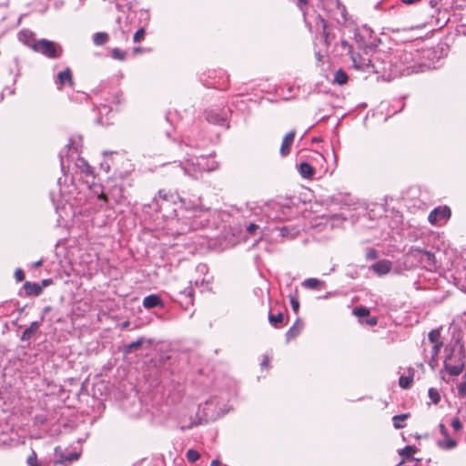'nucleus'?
<instances>
[{"mask_svg":"<svg viewBox=\"0 0 466 466\" xmlns=\"http://www.w3.org/2000/svg\"><path fill=\"white\" fill-rule=\"evenodd\" d=\"M408 418V414L395 415L392 418L393 426L395 429H402L405 427V420Z\"/></svg>","mask_w":466,"mask_h":466,"instance_id":"nucleus-28","label":"nucleus"},{"mask_svg":"<svg viewBox=\"0 0 466 466\" xmlns=\"http://www.w3.org/2000/svg\"><path fill=\"white\" fill-rule=\"evenodd\" d=\"M412 251L415 252L417 256H419L421 263H423L425 267L434 266L435 257L431 252L420 248H415Z\"/></svg>","mask_w":466,"mask_h":466,"instance_id":"nucleus-16","label":"nucleus"},{"mask_svg":"<svg viewBox=\"0 0 466 466\" xmlns=\"http://www.w3.org/2000/svg\"><path fill=\"white\" fill-rule=\"evenodd\" d=\"M210 466H222V463L219 460H213L210 463Z\"/></svg>","mask_w":466,"mask_h":466,"instance_id":"nucleus-55","label":"nucleus"},{"mask_svg":"<svg viewBox=\"0 0 466 466\" xmlns=\"http://www.w3.org/2000/svg\"><path fill=\"white\" fill-rule=\"evenodd\" d=\"M192 290L190 289H185L180 293L179 303L185 309H188L189 305H193Z\"/></svg>","mask_w":466,"mask_h":466,"instance_id":"nucleus-22","label":"nucleus"},{"mask_svg":"<svg viewBox=\"0 0 466 466\" xmlns=\"http://www.w3.org/2000/svg\"><path fill=\"white\" fill-rule=\"evenodd\" d=\"M214 156L212 154L208 155V157H206V171H213L218 167V163L213 159Z\"/></svg>","mask_w":466,"mask_h":466,"instance_id":"nucleus-32","label":"nucleus"},{"mask_svg":"<svg viewBox=\"0 0 466 466\" xmlns=\"http://www.w3.org/2000/svg\"><path fill=\"white\" fill-rule=\"evenodd\" d=\"M368 259H375L377 258V251L374 248H369L366 253Z\"/></svg>","mask_w":466,"mask_h":466,"instance_id":"nucleus-46","label":"nucleus"},{"mask_svg":"<svg viewBox=\"0 0 466 466\" xmlns=\"http://www.w3.org/2000/svg\"><path fill=\"white\" fill-rule=\"evenodd\" d=\"M303 329V323L302 321L298 319L293 323V325L290 327V329L286 333V339L287 341H289L292 339H295L302 330Z\"/></svg>","mask_w":466,"mask_h":466,"instance_id":"nucleus-18","label":"nucleus"},{"mask_svg":"<svg viewBox=\"0 0 466 466\" xmlns=\"http://www.w3.org/2000/svg\"><path fill=\"white\" fill-rule=\"evenodd\" d=\"M290 211L289 208H284L279 205H275L272 208V210H270L267 216L268 219L271 221H279L281 222L285 219H287L289 213Z\"/></svg>","mask_w":466,"mask_h":466,"instance_id":"nucleus-9","label":"nucleus"},{"mask_svg":"<svg viewBox=\"0 0 466 466\" xmlns=\"http://www.w3.org/2000/svg\"><path fill=\"white\" fill-rule=\"evenodd\" d=\"M79 457H80L79 453L73 452V453L68 454L66 457V459H63V458L58 459L56 462L59 463V464L67 465V464L71 463L72 461L78 460Z\"/></svg>","mask_w":466,"mask_h":466,"instance_id":"nucleus-31","label":"nucleus"},{"mask_svg":"<svg viewBox=\"0 0 466 466\" xmlns=\"http://www.w3.org/2000/svg\"><path fill=\"white\" fill-rule=\"evenodd\" d=\"M15 278L18 282H21L25 279V273L21 268H16L15 271Z\"/></svg>","mask_w":466,"mask_h":466,"instance_id":"nucleus-44","label":"nucleus"},{"mask_svg":"<svg viewBox=\"0 0 466 466\" xmlns=\"http://www.w3.org/2000/svg\"><path fill=\"white\" fill-rule=\"evenodd\" d=\"M307 0H298L297 6L304 13V6L307 5Z\"/></svg>","mask_w":466,"mask_h":466,"instance_id":"nucleus-49","label":"nucleus"},{"mask_svg":"<svg viewBox=\"0 0 466 466\" xmlns=\"http://www.w3.org/2000/svg\"><path fill=\"white\" fill-rule=\"evenodd\" d=\"M159 195L162 197V191H161V190L159 191ZM163 198H167V196H166V195H164V196H163Z\"/></svg>","mask_w":466,"mask_h":466,"instance_id":"nucleus-60","label":"nucleus"},{"mask_svg":"<svg viewBox=\"0 0 466 466\" xmlns=\"http://www.w3.org/2000/svg\"><path fill=\"white\" fill-rule=\"evenodd\" d=\"M371 73L380 74L388 78H394L401 72L398 62H390V54L374 51L371 55Z\"/></svg>","mask_w":466,"mask_h":466,"instance_id":"nucleus-1","label":"nucleus"},{"mask_svg":"<svg viewBox=\"0 0 466 466\" xmlns=\"http://www.w3.org/2000/svg\"><path fill=\"white\" fill-rule=\"evenodd\" d=\"M23 288L27 296H38L43 290L39 284L32 282H25Z\"/></svg>","mask_w":466,"mask_h":466,"instance_id":"nucleus-21","label":"nucleus"},{"mask_svg":"<svg viewBox=\"0 0 466 466\" xmlns=\"http://www.w3.org/2000/svg\"><path fill=\"white\" fill-rule=\"evenodd\" d=\"M345 11V8L343 7L341 10V14L343 15V12Z\"/></svg>","mask_w":466,"mask_h":466,"instance_id":"nucleus-63","label":"nucleus"},{"mask_svg":"<svg viewBox=\"0 0 466 466\" xmlns=\"http://www.w3.org/2000/svg\"><path fill=\"white\" fill-rule=\"evenodd\" d=\"M18 40L33 50L34 45L37 42L35 34L29 29H23L18 33Z\"/></svg>","mask_w":466,"mask_h":466,"instance_id":"nucleus-13","label":"nucleus"},{"mask_svg":"<svg viewBox=\"0 0 466 466\" xmlns=\"http://www.w3.org/2000/svg\"><path fill=\"white\" fill-rule=\"evenodd\" d=\"M437 445L441 450L451 451L457 447L458 442L457 441L451 439L449 434L448 437H443L442 440H439L437 441Z\"/></svg>","mask_w":466,"mask_h":466,"instance_id":"nucleus-20","label":"nucleus"},{"mask_svg":"<svg viewBox=\"0 0 466 466\" xmlns=\"http://www.w3.org/2000/svg\"><path fill=\"white\" fill-rule=\"evenodd\" d=\"M368 319L366 320V323L369 324L370 326H374L377 324L378 320H377V318L375 317H371V318H369L367 317Z\"/></svg>","mask_w":466,"mask_h":466,"instance_id":"nucleus-50","label":"nucleus"},{"mask_svg":"<svg viewBox=\"0 0 466 466\" xmlns=\"http://www.w3.org/2000/svg\"><path fill=\"white\" fill-rule=\"evenodd\" d=\"M209 123L218 125L220 127L227 126V114L225 111L210 110L207 116Z\"/></svg>","mask_w":466,"mask_h":466,"instance_id":"nucleus-12","label":"nucleus"},{"mask_svg":"<svg viewBox=\"0 0 466 466\" xmlns=\"http://www.w3.org/2000/svg\"><path fill=\"white\" fill-rule=\"evenodd\" d=\"M416 451L417 449L414 446H405L399 451L400 455H401L403 459L396 466H404L406 463L417 464V460L412 457Z\"/></svg>","mask_w":466,"mask_h":466,"instance_id":"nucleus-10","label":"nucleus"},{"mask_svg":"<svg viewBox=\"0 0 466 466\" xmlns=\"http://www.w3.org/2000/svg\"><path fill=\"white\" fill-rule=\"evenodd\" d=\"M428 338H429L430 341L432 342L434 345L441 344V342H440L441 333L437 329L431 330L428 335Z\"/></svg>","mask_w":466,"mask_h":466,"instance_id":"nucleus-34","label":"nucleus"},{"mask_svg":"<svg viewBox=\"0 0 466 466\" xmlns=\"http://www.w3.org/2000/svg\"><path fill=\"white\" fill-rule=\"evenodd\" d=\"M186 456L190 462H195L200 458V453L195 450H188Z\"/></svg>","mask_w":466,"mask_h":466,"instance_id":"nucleus-36","label":"nucleus"},{"mask_svg":"<svg viewBox=\"0 0 466 466\" xmlns=\"http://www.w3.org/2000/svg\"><path fill=\"white\" fill-rule=\"evenodd\" d=\"M228 394L206 400V421L216 420L228 411Z\"/></svg>","mask_w":466,"mask_h":466,"instance_id":"nucleus-2","label":"nucleus"},{"mask_svg":"<svg viewBox=\"0 0 466 466\" xmlns=\"http://www.w3.org/2000/svg\"><path fill=\"white\" fill-rule=\"evenodd\" d=\"M408 466H415L416 464L407 463Z\"/></svg>","mask_w":466,"mask_h":466,"instance_id":"nucleus-62","label":"nucleus"},{"mask_svg":"<svg viewBox=\"0 0 466 466\" xmlns=\"http://www.w3.org/2000/svg\"><path fill=\"white\" fill-rule=\"evenodd\" d=\"M98 198H99V199L104 200L105 202H107V199H108V198H107V195H106V194H105V193H101V194L98 196Z\"/></svg>","mask_w":466,"mask_h":466,"instance_id":"nucleus-56","label":"nucleus"},{"mask_svg":"<svg viewBox=\"0 0 466 466\" xmlns=\"http://www.w3.org/2000/svg\"><path fill=\"white\" fill-rule=\"evenodd\" d=\"M265 231L279 232L278 237L279 240H291L294 239L300 232V228L296 225H276L271 227L270 225L264 228ZM279 241V238H276Z\"/></svg>","mask_w":466,"mask_h":466,"instance_id":"nucleus-6","label":"nucleus"},{"mask_svg":"<svg viewBox=\"0 0 466 466\" xmlns=\"http://www.w3.org/2000/svg\"><path fill=\"white\" fill-rule=\"evenodd\" d=\"M42 265H43V259H39V260H37L36 262H35L33 264V267L34 268H38V267H41Z\"/></svg>","mask_w":466,"mask_h":466,"instance_id":"nucleus-57","label":"nucleus"},{"mask_svg":"<svg viewBox=\"0 0 466 466\" xmlns=\"http://www.w3.org/2000/svg\"><path fill=\"white\" fill-rule=\"evenodd\" d=\"M145 35H146V32H145V29L143 27L139 28L135 34H134V36H133V40L135 43H139L141 42L142 40H144L145 38Z\"/></svg>","mask_w":466,"mask_h":466,"instance_id":"nucleus-39","label":"nucleus"},{"mask_svg":"<svg viewBox=\"0 0 466 466\" xmlns=\"http://www.w3.org/2000/svg\"><path fill=\"white\" fill-rule=\"evenodd\" d=\"M451 424L455 431H460L462 429V423L458 417L453 418Z\"/></svg>","mask_w":466,"mask_h":466,"instance_id":"nucleus-42","label":"nucleus"},{"mask_svg":"<svg viewBox=\"0 0 466 466\" xmlns=\"http://www.w3.org/2000/svg\"><path fill=\"white\" fill-rule=\"evenodd\" d=\"M112 57L117 60H125L126 59V52L119 49V48H114L111 51Z\"/></svg>","mask_w":466,"mask_h":466,"instance_id":"nucleus-35","label":"nucleus"},{"mask_svg":"<svg viewBox=\"0 0 466 466\" xmlns=\"http://www.w3.org/2000/svg\"><path fill=\"white\" fill-rule=\"evenodd\" d=\"M83 171L86 172V174H91L92 167L87 163H86Z\"/></svg>","mask_w":466,"mask_h":466,"instance_id":"nucleus-54","label":"nucleus"},{"mask_svg":"<svg viewBox=\"0 0 466 466\" xmlns=\"http://www.w3.org/2000/svg\"><path fill=\"white\" fill-rule=\"evenodd\" d=\"M451 209L448 207H438L431 211L428 220L431 225H440L451 217Z\"/></svg>","mask_w":466,"mask_h":466,"instance_id":"nucleus-8","label":"nucleus"},{"mask_svg":"<svg viewBox=\"0 0 466 466\" xmlns=\"http://www.w3.org/2000/svg\"><path fill=\"white\" fill-rule=\"evenodd\" d=\"M48 283H49V280L46 279V280L43 281L44 286H46Z\"/></svg>","mask_w":466,"mask_h":466,"instance_id":"nucleus-59","label":"nucleus"},{"mask_svg":"<svg viewBox=\"0 0 466 466\" xmlns=\"http://www.w3.org/2000/svg\"><path fill=\"white\" fill-rule=\"evenodd\" d=\"M49 309H50V308H49V307H46V308L45 309V311L46 312V311H48Z\"/></svg>","mask_w":466,"mask_h":466,"instance_id":"nucleus-61","label":"nucleus"},{"mask_svg":"<svg viewBox=\"0 0 466 466\" xmlns=\"http://www.w3.org/2000/svg\"><path fill=\"white\" fill-rule=\"evenodd\" d=\"M27 464L29 466H39L37 462V455L35 451H32L31 454L28 456Z\"/></svg>","mask_w":466,"mask_h":466,"instance_id":"nucleus-41","label":"nucleus"},{"mask_svg":"<svg viewBox=\"0 0 466 466\" xmlns=\"http://www.w3.org/2000/svg\"><path fill=\"white\" fill-rule=\"evenodd\" d=\"M391 268V263L388 260H380L377 263L373 264L371 268L373 271L378 273L379 275H385L387 274Z\"/></svg>","mask_w":466,"mask_h":466,"instance_id":"nucleus-19","label":"nucleus"},{"mask_svg":"<svg viewBox=\"0 0 466 466\" xmlns=\"http://www.w3.org/2000/svg\"><path fill=\"white\" fill-rule=\"evenodd\" d=\"M109 35L104 32H98L94 34L93 42L96 46H103L107 43Z\"/></svg>","mask_w":466,"mask_h":466,"instance_id":"nucleus-27","label":"nucleus"},{"mask_svg":"<svg viewBox=\"0 0 466 466\" xmlns=\"http://www.w3.org/2000/svg\"><path fill=\"white\" fill-rule=\"evenodd\" d=\"M268 321L274 328H281L283 325V314L281 312H279L278 314L269 313Z\"/></svg>","mask_w":466,"mask_h":466,"instance_id":"nucleus-25","label":"nucleus"},{"mask_svg":"<svg viewBox=\"0 0 466 466\" xmlns=\"http://www.w3.org/2000/svg\"><path fill=\"white\" fill-rule=\"evenodd\" d=\"M144 308L150 309L156 307H164L163 301L158 295L152 294L144 298L142 302Z\"/></svg>","mask_w":466,"mask_h":466,"instance_id":"nucleus-17","label":"nucleus"},{"mask_svg":"<svg viewBox=\"0 0 466 466\" xmlns=\"http://www.w3.org/2000/svg\"><path fill=\"white\" fill-rule=\"evenodd\" d=\"M348 81V75L345 71L339 69L334 74V83L338 85H344Z\"/></svg>","mask_w":466,"mask_h":466,"instance_id":"nucleus-29","label":"nucleus"},{"mask_svg":"<svg viewBox=\"0 0 466 466\" xmlns=\"http://www.w3.org/2000/svg\"><path fill=\"white\" fill-rule=\"evenodd\" d=\"M412 383V378L407 376H401L399 380V384L402 389H408Z\"/></svg>","mask_w":466,"mask_h":466,"instance_id":"nucleus-37","label":"nucleus"},{"mask_svg":"<svg viewBox=\"0 0 466 466\" xmlns=\"http://www.w3.org/2000/svg\"><path fill=\"white\" fill-rule=\"evenodd\" d=\"M464 348L461 346L459 350L452 349L444 360V369L451 376H458L464 369Z\"/></svg>","mask_w":466,"mask_h":466,"instance_id":"nucleus-3","label":"nucleus"},{"mask_svg":"<svg viewBox=\"0 0 466 466\" xmlns=\"http://www.w3.org/2000/svg\"><path fill=\"white\" fill-rule=\"evenodd\" d=\"M258 228H259V226L255 223H250L247 227V231L250 234H253Z\"/></svg>","mask_w":466,"mask_h":466,"instance_id":"nucleus-47","label":"nucleus"},{"mask_svg":"<svg viewBox=\"0 0 466 466\" xmlns=\"http://www.w3.org/2000/svg\"><path fill=\"white\" fill-rule=\"evenodd\" d=\"M55 453L56 456L59 457V459L63 458V459H66V456H64V454L62 453L61 450L59 449V447H56L55 449Z\"/></svg>","mask_w":466,"mask_h":466,"instance_id":"nucleus-53","label":"nucleus"},{"mask_svg":"<svg viewBox=\"0 0 466 466\" xmlns=\"http://www.w3.org/2000/svg\"><path fill=\"white\" fill-rule=\"evenodd\" d=\"M353 313L359 318H365L370 316L369 309L363 307L355 308L353 309Z\"/></svg>","mask_w":466,"mask_h":466,"instance_id":"nucleus-38","label":"nucleus"},{"mask_svg":"<svg viewBox=\"0 0 466 466\" xmlns=\"http://www.w3.org/2000/svg\"><path fill=\"white\" fill-rule=\"evenodd\" d=\"M295 131H289L284 137L280 146L279 153L282 157H286L289 154L291 146L294 142Z\"/></svg>","mask_w":466,"mask_h":466,"instance_id":"nucleus-14","label":"nucleus"},{"mask_svg":"<svg viewBox=\"0 0 466 466\" xmlns=\"http://www.w3.org/2000/svg\"><path fill=\"white\" fill-rule=\"evenodd\" d=\"M142 343H143V340H142V339H137V340H136V341H133V342H131L130 344H128V345L126 347V350H125V351H126L127 353H129V352H131L133 350L140 348V347H141V345H142Z\"/></svg>","mask_w":466,"mask_h":466,"instance_id":"nucleus-40","label":"nucleus"},{"mask_svg":"<svg viewBox=\"0 0 466 466\" xmlns=\"http://www.w3.org/2000/svg\"><path fill=\"white\" fill-rule=\"evenodd\" d=\"M439 430H440V432L442 435V437H448L449 432H448V430H447V428L445 427V425L443 423H440Z\"/></svg>","mask_w":466,"mask_h":466,"instance_id":"nucleus-48","label":"nucleus"},{"mask_svg":"<svg viewBox=\"0 0 466 466\" xmlns=\"http://www.w3.org/2000/svg\"><path fill=\"white\" fill-rule=\"evenodd\" d=\"M40 325L41 323L38 321L32 322L22 333L21 339L24 341L30 339L33 334L39 329Z\"/></svg>","mask_w":466,"mask_h":466,"instance_id":"nucleus-24","label":"nucleus"},{"mask_svg":"<svg viewBox=\"0 0 466 466\" xmlns=\"http://www.w3.org/2000/svg\"><path fill=\"white\" fill-rule=\"evenodd\" d=\"M33 51L49 59L59 58L63 54V48L60 45L47 39L37 40L33 46Z\"/></svg>","mask_w":466,"mask_h":466,"instance_id":"nucleus-5","label":"nucleus"},{"mask_svg":"<svg viewBox=\"0 0 466 466\" xmlns=\"http://www.w3.org/2000/svg\"><path fill=\"white\" fill-rule=\"evenodd\" d=\"M134 52H135V53H138V52H140V48H138V47L134 48Z\"/></svg>","mask_w":466,"mask_h":466,"instance_id":"nucleus-58","label":"nucleus"},{"mask_svg":"<svg viewBox=\"0 0 466 466\" xmlns=\"http://www.w3.org/2000/svg\"><path fill=\"white\" fill-rule=\"evenodd\" d=\"M441 344H435L433 345V348H432V354L433 356H437L439 351H440V349H441Z\"/></svg>","mask_w":466,"mask_h":466,"instance_id":"nucleus-52","label":"nucleus"},{"mask_svg":"<svg viewBox=\"0 0 466 466\" xmlns=\"http://www.w3.org/2000/svg\"><path fill=\"white\" fill-rule=\"evenodd\" d=\"M269 361H270V360H269L268 356H265L261 362V367L268 368L269 366Z\"/></svg>","mask_w":466,"mask_h":466,"instance_id":"nucleus-51","label":"nucleus"},{"mask_svg":"<svg viewBox=\"0 0 466 466\" xmlns=\"http://www.w3.org/2000/svg\"><path fill=\"white\" fill-rule=\"evenodd\" d=\"M299 172L303 178H311L315 173L312 166L307 162L299 165Z\"/></svg>","mask_w":466,"mask_h":466,"instance_id":"nucleus-23","label":"nucleus"},{"mask_svg":"<svg viewBox=\"0 0 466 466\" xmlns=\"http://www.w3.org/2000/svg\"><path fill=\"white\" fill-rule=\"evenodd\" d=\"M457 389L460 397H466V382L460 383Z\"/></svg>","mask_w":466,"mask_h":466,"instance_id":"nucleus-43","label":"nucleus"},{"mask_svg":"<svg viewBox=\"0 0 466 466\" xmlns=\"http://www.w3.org/2000/svg\"><path fill=\"white\" fill-rule=\"evenodd\" d=\"M428 396L434 404H438L441 400L439 391L434 388H430L428 390Z\"/></svg>","mask_w":466,"mask_h":466,"instance_id":"nucleus-33","label":"nucleus"},{"mask_svg":"<svg viewBox=\"0 0 466 466\" xmlns=\"http://www.w3.org/2000/svg\"><path fill=\"white\" fill-rule=\"evenodd\" d=\"M290 305L295 312H298L299 309V302L295 297H290Z\"/></svg>","mask_w":466,"mask_h":466,"instance_id":"nucleus-45","label":"nucleus"},{"mask_svg":"<svg viewBox=\"0 0 466 466\" xmlns=\"http://www.w3.org/2000/svg\"><path fill=\"white\" fill-rule=\"evenodd\" d=\"M390 62H398L401 72L397 76L403 75H410L415 72L413 62V55L405 49H398L393 54H390Z\"/></svg>","mask_w":466,"mask_h":466,"instance_id":"nucleus-4","label":"nucleus"},{"mask_svg":"<svg viewBox=\"0 0 466 466\" xmlns=\"http://www.w3.org/2000/svg\"><path fill=\"white\" fill-rule=\"evenodd\" d=\"M324 284V281L322 280H319L318 279H315V278H309L307 279H305L303 282H302V286L306 289H317L319 286H321Z\"/></svg>","mask_w":466,"mask_h":466,"instance_id":"nucleus-26","label":"nucleus"},{"mask_svg":"<svg viewBox=\"0 0 466 466\" xmlns=\"http://www.w3.org/2000/svg\"><path fill=\"white\" fill-rule=\"evenodd\" d=\"M110 195L112 197V198L114 199V201L116 203H118L121 201V199L123 198V189L120 186H115L111 191H110Z\"/></svg>","mask_w":466,"mask_h":466,"instance_id":"nucleus-30","label":"nucleus"},{"mask_svg":"<svg viewBox=\"0 0 466 466\" xmlns=\"http://www.w3.org/2000/svg\"><path fill=\"white\" fill-rule=\"evenodd\" d=\"M350 57L354 68L371 73V56H368L367 54L360 55L359 53H351Z\"/></svg>","mask_w":466,"mask_h":466,"instance_id":"nucleus-7","label":"nucleus"},{"mask_svg":"<svg viewBox=\"0 0 466 466\" xmlns=\"http://www.w3.org/2000/svg\"><path fill=\"white\" fill-rule=\"evenodd\" d=\"M56 83L58 89H62L63 86L68 84L70 86H73L72 72L70 68H66L64 71L59 72L56 76Z\"/></svg>","mask_w":466,"mask_h":466,"instance_id":"nucleus-15","label":"nucleus"},{"mask_svg":"<svg viewBox=\"0 0 466 466\" xmlns=\"http://www.w3.org/2000/svg\"><path fill=\"white\" fill-rule=\"evenodd\" d=\"M319 21H320V23H321V25H322V28H323V32H322V35H321V39H320V42H319V45H320V46H322L319 49V51H317V52L315 53V55H316V56H317V59H318L319 61H321V57H322V56H321V54H320V53H321V52H327L328 46H329V33L326 31V26H327V25H326L325 20L319 17Z\"/></svg>","mask_w":466,"mask_h":466,"instance_id":"nucleus-11","label":"nucleus"}]
</instances>
